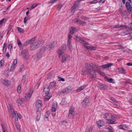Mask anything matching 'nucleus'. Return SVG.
<instances>
[{"mask_svg":"<svg viewBox=\"0 0 132 132\" xmlns=\"http://www.w3.org/2000/svg\"><path fill=\"white\" fill-rule=\"evenodd\" d=\"M86 70L81 71V74L85 75V73L90 76V78L92 79H94L96 76L95 72L98 69H100V67L97 64H94L92 66L90 64H87L86 65Z\"/></svg>","mask_w":132,"mask_h":132,"instance_id":"1","label":"nucleus"},{"mask_svg":"<svg viewBox=\"0 0 132 132\" xmlns=\"http://www.w3.org/2000/svg\"><path fill=\"white\" fill-rule=\"evenodd\" d=\"M35 40L32 41L30 44V49L31 50H34L41 46L44 43L43 40H38L34 42Z\"/></svg>","mask_w":132,"mask_h":132,"instance_id":"2","label":"nucleus"},{"mask_svg":"<svg viewBox=\"0 0 132 132\" xmlns=\"http://www.w3.org/2000/svg\"><path fill=\"white\" fill-rule=\"evenodd\" d=\"M104 117L106 119L108 123L109 124H114L116 123L115 120L111 119L113 118V117L111 113H105L104 114Z\"/></svg>","mask_w":132,"mask_h":132,"instance_id":"3","label":"nucleus"},{"mask_svg":"<svg viewBox=\"0 0 132 132\" xmlns=\"http://www.w3.org/2000/svg\"><path fill=\"white\" fill-rule=\"evenodd\" d=\"M66 50V46L65 45H62L57 51L58 56L65 54V52Z\"/></svg>","mask_w":132,"mask_h":132,"instance_id":"4","label":"nucleus"},{"mask_svg":"<svg viewBox=\"0 0 132 132\" xmlns=\"http://www.w3.org/2000/svg\"><path fill=\"white\" fill-rule=\"evenodd\" d=\"M58 57L61 59V61L62 63H64L69 60L70 58V56L65 54L59 56Z\"/></svg>","mask_w":132,"mask_h":132,"instance_id":"5","label":"nucleus"},{"mask_svg":"<svg viewBox=\"0 0 132 132\" xmlns=\"http://www.w3.org/2000/svg\"><path fill=\"white\" fill-rule=\"evenodd\" d=\"M57 103L55 102H54L53 104L52 108V113L53 116H55L56 114V111L57 108Z\"/></svg>","mask_w":132,"mask_h":132,"instance_id":"6","label":"nucleus"},{"mask_svg":"<svg viewBox=\"0 0 132 132\" xmlns=\"http://www.w3.org/2000/svg\"><path fill=\"white\" fill-rule=\"evenodd\" d=\"M75 108L73 106H71L70 107L69 112L68 114V117L69 118L73 117L75 114Z\"/></svg>","mask_w":132,"mask_h":132,"instance_id":"7","label":"nucleus"},{"mask_svg":"<svg viewBox=\"0 0 132 132\" xmlns=\"http://www.w3.org/2000/svg\"><path fill=\"white\" fill-rule=\"evenodd\" d=\"M57 41L55 40L52 42L50 44L48 45H47L50 50L51 49L55 47L57 45Z\"/></svg>","mask_w":132,"mask_h":132,"instance_id":"8","label":"nucleus"},{"mask_svg":"<svg viewBox=\"0 0 132 132\" xmlns=\"http://www.w3.org/2000/svg\"><path fill=\"white\" fill-rule=\"evenodd\" d=\"M36 106L38 110H41L42 109V102L40 100H38L36 103Z\"/></svg>","mask_w":132,"mask_h":132,"instance_id":"9","label":"nucleus"},{"mask_svg":"<svg viewBox=\"0 0 132 132\" xmlns=\"http://www.w3.org/2000/svg\"><path fill=\"white\" fill-rule=\"evenodd\" d=\"M0 80L2 83L6 86H8L11 84V83L10 82L7 80L1 79Z\"/></svg>","mask_w":132,"mask_h":132,"instance_id":"10","label":"nucleus"},{"mask_svg":"<svg viewBox=\"0 0 132 132\" xmlns=\"http://www.w3.org/2000/svg\"><path fill=\"white\" fill-rule=\"evenodd\" d=\"M47 46V45L45 46L42 47L40 49L39 53L40 54H43L45 51H50V50Z\"/></svg>","mask_w":132,"mask_h":132,"instance_id":"11","label":"nucleus"},{"mask_svg":"<svg viewBox=\"0 0 132 132\" xmlns=\"http://www.w3.org/2000/svg\"><path fill=\"white\" fill-rule=\"evenodd\" d=\"M47 46V45L45 46L42 47L40 49L39 53L40 54H43L45 51H50V50Z\"/></svg>","mask_w":132,"mask_h":132,"instance_id":"12","label":"nucleus"},{"mask_svg":"<svg viewBox=\"0 0 132 132\" xmlns=\"http://www.w3.org/2000/svg\"><path fill=\"white\" fill-rule=\"evenodd\" d=\"M78 4H75L71 9V12L72 13H74L78 9Z\"/></svg>","mask_w":132,"mask_h":132,"instance_id":"13","label":"nucleus"},{"mask_svg":"<svg viewBox=\"0 0 132 132\" xmlns=\"http://www.w3.org/2000/svg\"><path fill=\"white\" fill-rule=\"evenodd\" d=\"M70 90L68 87H66L62 90L60 93V94H67L69 92Z\"/></svg>","mask_w":132,"mask_h":132,"instance_id":"14","label":"nucleus"},{"mask_svg":"<svg viewBox=\"0 0 132 132\" xmlns=\"http://www.w3.org/2000/svg\"><path fill=\"white\" fill-rule=\"evenodd\" d=\"M33 92L32 89H30L28 92L25 95V97L27 100H28L31 96Z\"/></svg>","mask_w":132,"mask_h":132,"instance_id":"15","label":"nucleus"},{"mask_svg":"<svg viewBox=\"0 0 132 132\" xmlns=\"http://www.w3.org/2000/svg\"><path fill=\"white\" fill-rule=\"evenodd\" d=\"M87 45H84V47L88 51L94 50L96 49V47L94 46H88Z\"/></svg>","mask_w":132,"mask_h":132,"instance_id":"16","label":"nucleus"},{"mask_svg":"<svg viewBox=\"0 0 132 132\" xmlns=\"http://www.w3.org/2000/svg\"><path fill=\"white\" fill-rule=\"evenodd\" d=\"M77 39L82 44H83L84 45H88L89 43L83 40L81 38L77 36H76Z\"/></svg>","mask_w":132,"mask_h":132,"instance_id":"17","label":"nucleus"},{"mask_svg":"<svg viewBox=\"0 0 132 132\" xmlns=\"http://www.w3.org/2000/svg\"><path fill=\"white\" fill-rule=\"evenodd\" d=\"M113 28H121L120 29H123L125 28H128V27L126 25H115L113 27Z\"/></svg>","mask_w":132,"mask_h":132,"instance_id":"18","label":"nucleus"},{"mask_svg":"<svg viewBox=\"0 0 132 132\" xmlns=\"http://www.w3.org/2000/svg\"><path fill=\"white\" fill-rule=\"evenodd\" d=\"M118 127L120 129L126 130L128 128V126L126 124L121 125L118 126Z\"/></svg>","mask_w":132,"mask_h":132,"instance_id":"19","label":"nucleus"},{"mask_svg":"<svg viewBox=\"0 0 132 132\" xmlns=\"http://www.w3.org/2000/svg\"><path fill=\"white\" fill-rule=\"evenodd\" d=\"M97 126L98 127H102L105 125L104 122L102 120H99L96 122Z\"/></svg>","mask_w":132,"mask_h":132,"instance_id":"20","label":"nucleus"},{"mask_svg":"<svg viewBox=\"0 0 132 132\" xmlns=\"http://www.w3.org/2000/svg\"><path fill=\"white\" fill-rule=\"evenodd\" d=\"M23 57L27 58L28 57V53L27 50H23L22 52Z\"/></svg>","mask_w":132,"mask_h":132,"instance_id":"21","label":"nucleus"},{"mask_svg":"<svg viewBox=\"0 0 132 132\" xmlns=\"http://www.w3.org/2000/svg\"><path fill=\"white\" fill-rule=\"evenodd\" d=\"M35 40V38H33L31 39H30L29 40H28L26 42H25L23 44V45L24 46H26L27 45H28L29 44H30L31 42H32V41L33 40Z\"/></svg>","mask_w":132,"mask_h":132,"instance_id":"22","label":"nucleus"},{"mask_svg":"<svg viewBox=\"0 0 132 132\" xmlns=\"http://www.w3.org/2000/svg\"><path fill=\"white\" fill-rule=\"evenodd\" d=\"M72 37V36L70 34H69L68 36V39L67 44L70 49L71 48V39Z\"/></svg>","mask_w":132,"mask_h":132,"instance_id":"23","label":"nucleus"},{"mask_svg":"<svg viewBox=\"0 0 132 132\" xmlns=\"http://www.w3.org/2000/svg\"><path fill=\"white\" fill-rule=\"evenodd\" d=\"M77 28L74 27H72L70 29V32L71 34H73L75 33L76 31Z\"/></svg>","mask_w":132,"mask_h":132,"instance_id":"24","label":"nucleus"},{"mask_svg":"<svg viewBox=\"0 0 132 132\" xmlns=\"http://www.w3.org/2000/svg\"><path fill=\"white\" fill-rule=\"evenodd\" d=\"M112 65V63H109L106 64H105L102 65L101 66L102 68L104 69H105L106 68H109L111 67Z\"/></svg>","mask_w":132,"mask_h":132,"instance_id":"25","label":"nucleus"},{"mask_svg":"<svg viewBox=\"0 0 132 132\" xmlns=\"http://www.w3.org/2000/svg\"><path fill=\"white\" fill-rule=\"evenodd\" d=\"M89 102V100L88 98H85L84 100L83 101L82 103L83 105H86Z\"/></svg>","mask_w":132,"mask_h":132,"instance_id":"26","label":"nucleus"},{"mask_svg":"<svg viewBox=\"0 0 132 132\" xmlns=\"http://www.w3.org/2000/svg\"><path fill=\"white\" fill-rule=\"evenodd\" d=\"M17 102L19 104L21 105L24 103V99L22 98L19 99H18L17 100Z\"/></svg>","mask_w":132,"mask_h":132,"instance_id":"27","label":"nucleus"},{"mask_svg":"<svg viewBox=\"0 0 132 132\" xmlns=\"http://www.w3.org/2000/svg\"><path fill=\"white\" fill-rule=\"evenodd\" d=\"M50 91L49 88L47 86L44 89V92L45 94L49 93Z\"/></svg>","mask_w":132,"mask_h":132,"instance_id":"28","label":"nucleus"},{"mask_svg":"<svg viewBox=\"0 0 132 132\" xmlns=\"http://www.w3.org/2000/svg\"><path fill=\"white\" fill-rule=\"evenodd\" d=\"M111 100H112V102L113 103L114 105V106L115 107H116L117 106V104H116L117 103V101L113 97H111Z\"/></svg>","mask_w":132,"mask_h":132,"instance_id":"29","label":"nucleus"},{"mask_svg":"<svg viewBox=\"0 0 132 132\" xmlns=\"http://www.w3.org/2000/svg\"><path fill=\"white\" fill-rule=\"evenodd\" d=\"M86 87V85L82 86L79 87L77 90V92H79L84 89Z\"/></svg>","mask_w":132,"mask_h":132,"instance_id":"30","label":"nucleus"},{"mask_svg":"<svg viewBox=\"0 0 132 132\" xmlns=\"http://www.w3.org/2000/svg\"><path fill=\"white\" fill-rule=\"evenodd\" d=\"M8 108L9 109V113L10 114L12 113V112L14 111L12 106L10 105H9V106L8 107Z\"/></svg>","mask_w":132,"mask_h":132,"instance_id":"31","label":"nucleus"},{"mask_svg":"<svg viewBox=\"0 0 132 132\" xmlns=\"http://www.w3.org/2000/svg\"><path fill=\"white\" fill-rule=\"evenodd\" d=\"M40 113L38 111L37 112V115L36 117V120L37 121H38L40 119Z\"/></svg>","mask_w":132,"mask_h":132,"instance_id":"32","label":"nucleus"},{"mask_svg":"<svg viewBox=\"0 0 132 132\" xmlns=\"http://www.w3.org/2000/svg\"><path fill=\"white\" fill-rule=\"evenodd\" d=\"M42 54H40V53L37 54V57L35 59L37 61L39 60L42 57Z\"/></svg>","mask_w":132,"mask_h":132,"instance_id":"33","label":"nucleus"},{"mask_svg":"<svg viewBox=\"0 0 132 132\" xmlns=\"http://www.w3.org/2000/svg\"><path fill=\"white\" fill-rule=\"evenodd\" d=\"M7 45V43H4V44L3 49V51L4 53H5L6 51Z\"/></svg>","mask_w":132,"mask_h":132,"instance_id":"34","label":"nucleus"},{"mask_svg":"<svg viewBox=\"0 0 132 132\" xmlns=\"http://www.w3.org/2000/svg\"><path fill=\"white\" fill-rule=\"evenodd\" d=\"M51 96L49 94H47L45 96V99L46 101L48 100L51 97Z\"/></svg>","mask_w":132,"mask_h":132,"instance_id":"35","label":"nucleus"},{"mask_svg":"<svg viewBox=\"0 0 132 132\" xmlns=\"http://www.w3.org/2000/svg\"><path fill=\"white\" fill-rule=\"evenodd\" d=\"M6 21V19H3L0 20V27L2 26L3 23L5 22Z\"/></svg>","mask_w":132,"mask_h":132,"instance_id":"36","label":"nucleus"},{"mask_svg":"<svg viewBox=\"0 0 132 132\" xmlns=\"http://www.w3.org/2000/svg\"><path fill=\"white\" fill-rule=\"evenodd\" d=\"M17 42L20 48H22V44L20 40L19 39H17Z\"/></svg>","mask_w":132,"mask_h":132,"instance_id":"37","label":"nucleus"},{"mask_svg":"<svg viewBox=\"0 0 132 132\" xmlns=\"http://www.w3.org/2000/svg\"><path fill=\"white\" fill-rule=\"evenodd\" d=\"M82 20L78 19H76L74 20L75 23H77L78 24H81Z\"/></svg>","mask_w":132,"mask_h":132,"instance_id":"38","label":"nucleus"},{"mask_svg":"<svg viewBox=\"0 0 132 132\" xmlns=\"http://www.w3.org/2000/svg\"><path fill=\"white\" fill-rule=\"evenodd\" d=\"M21 85H19L17 87V91L18 93H20L21 92Z\"/></svg>","mask_w":132,"mask_h":132,"instance_id":"39","label":"nucleus"},{"mask_svg":"<svg viewBox=\"0 0 132 132\" xmlns=\"http://www.w3.org/2000/svg\"><path fill=\"white\" fill-rule=\"evenodd\" d=\"M53 75V73L52 72H51L49 73L47 76V78L49 79L51 78Z\"/></svg>","mask_w":132,"mask_h":132,"instance_id":"40","label":"nucleus"},{"mask_svg":"<svg viewBox=\"0 0 132 132\" xmlns=\"http://www.w3.org/2000/svg\"><path fill=\"white\" fill-rule=\"evenodd\" d=\"M126 8L128 10V12L129 13H131V12L132 9L131 7L130 6H126Z\"/></svg>","mask_w":132,"mask_h":132,"instance_id":"41","label":"nucleus"},{"mask_svg":"<svg viewBox=\"0 0 132 132\" xmlns=\"http://www.w3.org/2000/svg\"><path fill=\"white\" fill-rule=\"evenodd\" d=\"M26 79V77L25 75H23L22 76V78L21 80L22 82L24 83Z\"/></svg>","mask_w":132,"mask_h":132,"instance_id":"42","label":"nucleus"},{"mask_svg":"<svg viewBox=\"0 0 132 132\" xmlns=\"http://www.w3.org/2000/svg\"><path fill=\"white\" fill-rule=\"evenodd\" d=\"M15 126L17 128V129L18 131L19 132H20V126L16 122H15Z\"/></svg>","mask_w":132,"mask_h":132,"instance_id":"43","label":"nucleus"},{"mask_svg":"<svg viewBox=\"0 0 132 132\" xmlns=\"http://www.w3.org/2000/svg\"><path fill=\"white\" fill-rule=\"evenodd\" d=\"M12 117H16V113L15 111H13L12 112V113H11Z\"/></svg>","mask_w":132,"mask_h":132,"instance_id":"44","label":"nucleus"},{"mask_svg":"<svg viewBox=\"0 0 132 132\" xmlns=\"http://www.w3.org/2000/svg\"><path fill=\"white\" fill-rule=\"evenodd\" d=\"M92 128L90 127L87 128L85 132H92Z\"/></svg>","mask_w":132,"mask_h":132,"instance_id":"45","label":"nucleus"},{"mask_svg":"<svg viewBox=\"0 0 132 132\" xmlns=\"http://www.w3.org/2000/svg\"><path fill=\"white\" fill-rule=\"evenodd\" d=\"M15 67V65L12 64L11 66L10 69V71H13Z\"/></svg>","mask_w":132,"mask_h":132,"instance_id":"46","label":"nucleus"},{"mask_svg":"<svg viewBox=\"0 0 132 132\" xmlns=\"http://www.w3.org/2000/svg\"><path fill=\"white\" fill-rule=\"evenodd\" d=\"M105 79L106 80V81L110 83H111L113 81V79L112 78L109 79L108 78L106 77L105 78Z\"/></svg>","mask_w":132,"mask_h":132,"instance_id":"47","label":"nucleus"},{"mask_svg":"<svg viewBox=\"0 0 132 132\" xmlns=\"http://www.w3.org/2000/svg\"><path fill=\"white\" fill-rule=\"evenodd\" d=\"M98 2L97 1V0H95L90 1L89 2V3L90 4H96Z\"/></svg>","mask_w":132,"mask_h":132,"instance_id":"48","label":"nucleus"},{"mask_svg":"<svg viewBox=\"0 0 132 132\" xmlns=\"http://www.w3.org/2000/svg\"><path fill=\"white\" fill-rule=\"evenodd\" d=\"M119 70L121 71V72L122 73H126L125 72V70L123 68H121L119 69Z\"/></svg>","mask_w":132,"mask_h":132,"instance_id":"49","label":"nucleus"},{"mask_svg":"<svg viewBox=\"0 0 132 132\" xmlns=\"http://www.w3.org/2000/svg\"><path fill=\"white\" fill-rule=\"evenodd\" d=\"M50 114V112L48 111H47L46 112L45 114V116L46 118H48Z\"/></svg>","mask_w":132,"mask_h":132,"instance_id":"50","label":"nucleus"},{"mask_svg":"<svg viewBox=\"0 0 132 132\" xmlns=\"http://www.w3.org/2000/svg\"><path fill=\"white\" fill-rule=\"evenodd\" d=\"M109 132H113V128L112 126H110L108 127Z\"/></svg>","mask_w":132,"mask_h":132,"instance_id":"51","label":"nucleus"},{"mask_svg":"<svg viewBox=\"0 0 132 132\" xmlns=\"http://www.w3.org/2000/svg\"><path fill=\"white\" fill-rule=\"evenodd\" d=\"M18 30L20 32L23 33L24 32V30L21 28L18 27H17Z\"/></svg>","mask_w":132,"mask_h":132,"instance_id":"52","label":"nucleus"},{"mask_svg":"<svg viewBox=\"0 0 132 132\" xmlns=\"http://www.w3.org/2000/svg\"><path fill=\"white\" fill-rule=\"evenodd\" d=\"M37 5V4H34L32 6L30 7V10H31L33 9V8H34L35 7H36Z\"/></svg>","mask_w":132,"mask_h":132,"instance_id":"53","label":"nucleus"},{"mask_svg":"<svg viewBox=\"0 0 132 132\" xmlns=\"http://www.w3.org/2000/svg\"><path fill=\"white\" fill-rule=\"evenodd\" d=\"M96 71H97V72L99 73L101 75H102V76H104V73L103 72H102L101 71L99 70H97Z\"/></svg>","mask_w":132,"mask_h":132,"instance_id":"54","label":"nucleus"},{"mask_svg":"<svg viewBox=\"0 0 132 132\" xmlns=\"http://www.w3.org/2000/svg\"><path fill=\"white\" fill-rule=\"evenodd\" d=\"M56 82L55 81H53L51 82L50 84V86H54L55 85Z\"/></svg>","mask_w":132,"mask_h":132,"instance_id":"55","label":"nucleus"},{"mask_svg":"<svg viewBox=\"0 0 132 132\" xmlns=\"http://www.w3.org/2000/svg\"><path fill=\"white\" fill-rule=\"evenodd\" d=\"M28 19V17H25L24 18L23 22L24 23H26Z\"/></svg>","mask_w":132,"mask_h":132,"instance_id":"56","label":"nucleus"},{"mask_svg":"<svg viewBox=\"0 0 132 132\" xmlns=\"http://www.w3.org/2000/svg\"><path fill=\"white\" fill-rule=\"evenodd\" d=\"M81 18V19L84 20H87L89 19L88 18L85 17L84 16H82Z\"/></svg>","mask_w":132,"mask_h":132,"instance_id":"57","label":"nucleus"},{"mask_svg":"<svg viewBox=\"0 0 132 132\" xmlns=\"http://www.w3.org/2000/svg\"><path fill=\"white\" fill-rule=\"evenodd\" d=\"M4 61L3 60H2L1 61H0V67H1L4 64Z\"/></svg>","mask_w":132,"mask_h":132,"instance_id":"58","label":"nucleus"},{"mask_svg":"<svg viewBox=\"0 0 132 132\" xmlns=\"http://www.w3.org/2000/svg\"><path fill=\"white\" fill-rule=\"evenodd\" d=\"M17 60L16 59H15L13 62V65H15L16 64H17Z\"/></svg>","mask_w":132,"mask_h":132,"instance_id":"59","label":"nucleus"},{"mask_svg":"<svg viewBox=\"0 0 132 132\" xmlns=\"http://www.w3.org/2000/svg\"><path fill=\"white\" fill-rule=\"evenodd\" d=\"M1 126L2 128V130L3 132H5L4 126L3 125V124H1Z\"/></svg>","mask_w":132,"mask_h":132,"instance_id":"60","label":"nucleus"},{"mask_svg":"<svg viewBox=\"0 0 132 132\" xmlns=\"http://www.w3.org/2000/svg\"><path fill=\"white\" fill-rule=\"evenodd\" d=\"M16 117H18L19 118H21L22 117V116L20 114L16 113Z\"/></svg>","mask_w":132,"mask_h":132,"instance_id":"61","label":"nucleus"},{"mask_svg":"<svg viewBox=\"0 0 132 132\" xmlns=\"http://www.w3.org/2000/svg\"><path fill=\"white\" fill-rule=\"evenodd\" d=\"M67 102L65 101V100H62V104L63 105H64L66 104Z\"/></svg>","mask_w":132,"mask_h":132,"instance_id":"62","label":"nucleus"},{"mask_svg":"<svg viewBox=\"0 0 132 132\" xmlns=\"http://www.w3.org/2000/svg\"><path fill=\"white\" fill-rule=\"evenodd\" d=\"M12 47V46L11 44H9L8 46V48L9 49H11Z\"/></svg>","mask_w":132,"mask_h":132,"instance_id":"63","label":"nucleus"},{"mask_svg":"<svg viewBox=\"0 0 132 132\" xmlns=\"http://www.w3.org/2000/svg\"><path fill=\"white\" fill-rule=\"evenodd\" d=\"M86 22L85 21H83L82 20V21L81 23V25H85L86 24Z\"/></svg>","mask_w":132,"mask_h":132,"instance_id":"64","label":"nucleus"}]
</instances>
